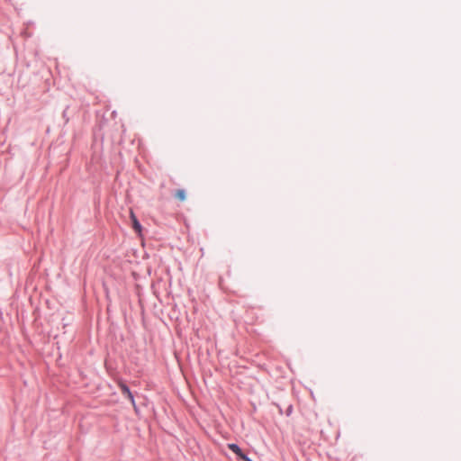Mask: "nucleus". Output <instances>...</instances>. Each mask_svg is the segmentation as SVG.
<instances>
[{
	"label": "nucleus",
	"mask_w": 461,
	"mask_h": 461,
	"mask_svg": "<svg viewBox=\"0 0 461 461\" xmlns=\"http://www.w3.org/2000/svg\"><path fill=\"white\" fill-rule=\"evenodd\" d=\"M118 385H119V388H120L122 393L131 401L135 411L137 412L138 408L135 403L134 395L131 392L129 386L123 382H119Z\"/></svg>",
	"instance_id": "1"
},
{
	"label": "nucleus",
	"mask_w": 461,
	"mask_h": 461,
	"mask_svg": "<svg viewBox=\"0 0 461 461\" xmlns=\"http://www.w3.org/2000/svg\"><path fill=\"white\" fill-rule=\"evenodd\" d=\"M228 447L235 453L240 458L244 461H251L246 455H244L240 449V447L236 444H229Z\"/></svg>",
	"instance_id": "2"
},
{
	"label": "nucleus",
	"mask_w": 461,
	"mask_h": 461,
	"mask_svg": "<svg viewBox=\"0 0 461 461\" xmlns=\"http://www.w3.org/2000/svg\"><path fill=\"white\" fill-rule=\"evenodd\" d=\"M131 219L133 230L140 233L141 231V225L132 211H131Z\"/></svg>",
	"instance_id": "3"
},
{
	"label": "nucleus",
	"mask_w": 461,
	"mask_h": 461,
	"mask_svg": "<svg viewBox=\"0 0 461 461\" xmlns=\"http://www.w3.org/2000/svg\"><path fill=\"white\" fill-rule=\"evenodd\" d=\"M68 106H67L62 113V117L65 120V123H68L69 122V116L68 114Z\"/></svg>",
	"instance_id": "4"
},
{
	"label": "nucleus",
	"mask_w": 461,
	"mask_h": 461,
	"mask_svg": "<svg viewBox=\"0 0 461 461\" xmlns=\"http://www.w3.org/2000/svg\"><path fill=\"white\" fill-rule=\"evenodd\" d=\"M176 197L181 200V201H184L185 199V193L184 190H178L176 192Z\"/></svg>",
	"instance_id": "5"
}]
</instances>
